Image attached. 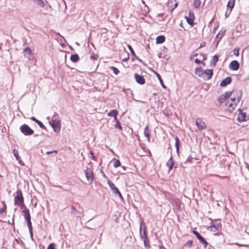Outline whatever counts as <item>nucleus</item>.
Returning a JSON list of instances; mask_svg holds the SVG:
<instances>
[{
	"mask_svg": "<svg viewBox=\"0 0 249 249\" xmlns=\"http://www.w3.org/2000/svg\"><path fill=\"white\" fill-rule=\"evenodd\" d=\"M52 153H57V151L56 150H53V151H47L46 152V154L47 155H49V154H52Z\"/></svg>",
	"mask_w": 249,
	"mask_h": 249,
	"instance_id": "48",
	"label": "nucleus"
},
{
	"mask_svg": "<svg viewBox=\"0 0 249 249\" xmlns=\"http://www.w3.org/2000/svg\"><path fill=\"white\" fill-rule=\"evenodd\" d=\"M174 161L172 157H171L169 160L166 162V165L169 168V171H170L173 167Z\"/></svg>",
	"mask_w": 249,
	"mask_h": 249,
	"instance_id": "20",
	"label": "nucleus"
},
{
	"mask_svg": "<svg viewBox=\"0 0 249 249\" xmlns=\"http://www.w3.org/2000/svg\"><path fill=\"white\" fill-rule=\"evenodd\" d=\"M146 226L144 224L143 220H142L140 224V235L141 239L143 241L145 246L146 245V240L147 239V236L146 235Z\"/></svg>",
	"mask_w": 249,
	"mask_h": 249,
	"instance_id": "1",
	"label": "nucleus"
},
{
	"mask_svg": "<svg viewBox=\"0 0 249 249\" xmlns=\"http://www.w3.org/2000/svg\"><path fill=\"white\" fill-rule=\"evenodd\" d=\"M127 47L129 49V50H130L131 54L133 55V56H135L136 57H137V56H136L135 55V52L134 51V50H133V48L132 47H131V46L130 45H127Z\"/></svg>",
	"mask_w": 249,
	"mask_h": 249,
	"instance_id": "40",
	"label": "nucleus"
},
{
	"mask_svg": "<svg viewBox=\"0 0 249 249\" xmlns=\"http://www.w3.org/2000/svg\"><path fill=\"white\" fill-rule=\"evenodd\" d=\"M32 121H35L36 123V121H37V119H36L35 117H31L30 118Z\"/></svg>",
	"mask_w": 249,
	"mask_h": 249,
	"instance_id": "54",
	"label": "nucleus"
},
{
	"mask_svg": "<svg viewBox=\"0 0 249 249\" xmlns=\"http://www.w3.org/2000/svg\"><path fill=\"white\" fill-rule=\"evenodd\" d=\"M200 55L203 56V60H205L206 59V57L204 56V54H203V53H201Z\"/></svg>",
	"mask_w": 249,
	"mask_h": 249,
	"instance_id": "57",
	"label": "nucleus"
},
{
	"mask_svg": "<svg viewBox=\"0 0 249 249\" xmlns=\"http://www.w3.org/2000/svg\"><path fill=\"white\" fill-rule=\"evenodd\" d=\"M76 208L72 206L71 207V213H74L76 212Z\"/></svg>",
	"mask_w": 249,
	"mask_h": 249,
	"instance_id": "51",
	"label": "nucleus"
},
{
	"mask_svg": "<svg viewBox=\"0 0 249 249\" xmlns=\"http://www.w3.org/2000/svg\"><path fill=\"white\" fill-rule=\"evenodd\" d=\"M35 136V137H36V136H37V135H35V136Z\"/></svg>",
	"mask_w": 249,
	"mask_h": 249,
	"instance_id": "62",
	"label": "nucleus"
},
{
	"mask_svg": "<svg viewBox=\"0 0 249 249\" xmlns=\"http://www.w3.org/2000/svg\"><path fill=\"white\" fill-rule=\"evenodd\" d=\"M33 1L36 4L41 7H43L45 6V2L42 0H33Z\"/></svg>",
	"mask_w": 249,
	"mask_h": 249,
	"instance_id": "25",
	"label": "nucleus"
},
{
	"mask_svg": "<svg viewBox=\"0 0 249 249\" xmlns=\"http://www.w3.org/2000/svg\"><path fill=\"white\" fill-rule=\"evenodd\" d=\"M235 0H229L227 4V7H230L231 9L234 5Z\"/></svg>",
	"mask_w": 249,
	"mask_h": 249,
	"instance_id": "28",
	"label": "nucleus"
},
{
	"mask_svg": "<svg viewBox=\"0 0 249 249\" xmlns=\"http://www.w3.org/2000/svg\"><path fill=\"white\" fill-rule=\"evenodd\" d=\"M213 74V70H206L204 71L203 78L205 80H209L211 78Z\"/></svg>",
	"mask_w": 249,
	"mask_h": 249,
	"instance_id": "10",
	"label": "nucleus"
},
{
	"mask_svg": "<svg viewBox=\"0 0 249 249\" xmlns=\"http://www.w3.org/2000/svg\"><path fill=\"white\" fill-rule=\"evenodd\" d=\"M194 14L193 12L191 11H189L188 13V16H185V18L187 23L191 25L192 27L193 26L194 24Z\"/></svg>",
	"mask_w": 249,
	"mask_h": 249,
	"instance_id": "7",
	"label": "nucleus"
},
{
	"mask_svg": "<svg viewBox=\"0 0 249 249\" xmlns=\"http://www.w3.org/2000/svg\"><path fill=\"white\" fill-rule=\"evenodd\" d=\"M115 160V162L114 163V167H118L121 165V162L119 160L114 159Z\"/></svg>",
	"mask_w": 249,
	"mask_h": 249,
	"instance_id": "39",
	"label": "nucleus"
},
{
	"mask_svg": "<svg viewBox=\"0 0 249 249\" xmlns=\"http://www.w3.org/2000/svg\"><path fill=\"white\" fill-rule=\"evenodd\" d=\"M232 91H226L221 95L217 99L218 102L220 104H223L225 101H227L229 98L231 96Z\"/></svg>",
	"mask_w": 249,
	"mask_h": 249,
	"instance_id": "6",
	"label": "nucleus"
},
{
	"mask_svg": "<svg viewBox=\"0 0 249 249\" xmlns=\"http://www.w3.org/2000/svg\"><path fill=\"white\" fill-rule=\"evenodd\" d=\"M134 77L136 81L139 84L143 85L145 82V80L144 77L137 73L134 74Z\"/></svg>",
	"mask_w": 249,
	"mask_h": 249,
	"instance_id": "15",
	"label": "nucleus"
},
{
	"mask_svg": "<svg viewBox=\"0 0 249 249\" xmlns=\"http://www.w3.org/2000/svg\"><path fill=\"white\" fill-rule=\"evenodd\" d=\"M197 239L203 245L204 248H206V247L208 245V243L206 241V240L201 235L199 236L198 238H197Z\"/></svg>",
	"mask_w": 249,
	"mask_h": 249,
	"instance_id": "23",
	"label": "nucleus"
},
{
	"mask_svg": "<svg viewBox=\"0 0 249 249\" xmlns=\"http://www.w3.org/2000/svg\"><path fill=\"white\" fill-rule=\"evenodd\" d=\"M117 195H118L121 199V200L122 201H124V198L121 194V193H120V192L119 191V193H117Z\"/></svg>",
	"mask_w": 249,
	"mask_h": 249,
	"instance_id": "49",
	"label": "nucleus"
},
{
	"mask_svg": "<svg viewBox=\"0 0 249 249\" xmlns=\"http://www.w3.org/2000/svg\"><path fill=\"white\" fill-rule=\"evenodd\" d=\"M128 59H129V57H128L127 58L123 59V61H126Z\"/></svg>",
	"mask_w": 249,
	"mask_h": 249,
	"instance_id": "58",
	"label": "nucleus"
},
{
	"mask_svg": "<svg viewBox=\"0 0 249 249\" xmlns=\"http://www.w3.org/2000/svg\"><path fill=\"white\" fill-rule=\"evenodd\" d=\"M201 4V2L200 0H195L194 2V6L196 8H198Z\"/></svg>",
	"mask_w": 249,
	"mask_h": 249,
	"instance_id": "34",
	"label": "nucleus"
},
{
	"mask_svg": "<svg viewBox=\"0 0 249 249\" xmlns=\"http://www.w3.org/2000/svg\"><path fill=\"white\" fill-rule=\"evenodd\" d=\"M203 72L204 71L202 70L201 68H197L196 70L195 73L199 77H203Z\"/></svg>",
	"mask_w": 249,
	"mask_h": 249,
	"instance_id": "22",
	"label": "nucleus"
},
{
	"mask_svg": "<svg viewBox=\"0 0 249 249\" xmlns=\"http://www.w3.org/2000/svg\"><path fill=\"white\" fill-rule=\"evenodd\" d=\"M216 28H217V26H215L214 28V29H215Z\"/></svg>",
	"mask_w": 249,
	"mask_h": 249,
	"instance_id": "61",
	"label": "nucleus"
},
{
	"mask_svg": "<svg viewBox=\"0 0 249 249\" xmlns=\"http://www.w3.org/2000/svg\"><path fill=\"white\" fill-rule=\"evenodd\" d=\"M175 139V141H176L175 146L176 148L177 152L178 153V152L179 151V140L178 137H176Z\"/></svg>",
	"mask_w": 249,
	"mask_h": 249,
	"instance_id": "30",
	"label": "nucleus"
},
{
	"mask_svg": "<svg viewBox=\"0 0 249 249\" xmlns=\"http://www.w3.org/2000/svg\"><path fill=\"white\" fill-rule=\"evenodd\" d=\"M195 62L197 64H200L201 63V61L197 59V58H196L195 60Z\"/></svg>",
	"mask_w": 249,
	"mask_h": 249,
	"instance_id": "52",
	"label": "nucleus"
},
{
	"mask_svg": "<svg viewBox=\"0 0 249 249\" xmlns=\"http://www.w3.org/2000/svg\"><path fill=\"white\" fill-rule=\"evenodd\" d=\"M226 106H228L229 107H231L232 109H234L235 107L236 106L234 105L233 102L231 101V100L229 101V100H228L226 102Z\"/></svg>",
	"mask_w": 249,
	"mask_h": 249,
	"instance_id": "32",
	"label": "nucleus"
},
{
	"mask_svg": "<svg viewBox=\"0 0 249 249\" xmlns=\"http://www.w3.org/2000/svg\"><path fill=\"white\" fill-rule=\"evenodd\" d=\"M218 60V57L217 55H214L213 58L212 59L211 61V64L213 65L214 66H215L216 63L217 62Z\"/></svg>",
	"mask_w": 249,
	"mask_h": 249,
	"instance_id": "27",
	"label": "nucleus"
},
{
	"mask_svg": "<svg viewBox=\"0 0 249 249\" xmlns=\"http://www.w3.org/2000/svg\"><path fill=\"white\" fill-rule=\"evenodd\" d=\"M159 249H166L165 247L162 246H160L159 247Z\"/></svg>",
	"mask_w": 249,
	"mask_h": 249,
	"instance_id": "56",
	"label": "nucleus"
},
{
	"mask_svg": "<svg viewBox=\"0 0 249 249\" xmlns=\"http://www.w3.org/2000/svg\"><path fill=\"white\" fill-rule=\"evenodd\" d=\"M20 130L24 135L26 136L31 135L34 133V130L26 124L20 126Z\"/></svg>",
	"mask_w": 249,
	"mask_h": 249,
	"instance_id": "5",
	"label": "nucleus"
},
{
	"mask_svg": "<svg viewBox=\"0 0 249 249\" xmlns=\"http://www.w3.org/2000/svg\"><path fill=\"white\" fill-rule=\"evenodd\" d=\"M193 233L196 236L197 238H198V237L201 235L198 231L195 230L193 231Z\"/></svg>",
	"mask_w": 249,
	"mask_h": 249,
	"instance_id": "43",
	"label": "nucleus"
},
{
	"mask_svg": "<svg viewBox=\"0 0 249 249\" xmlns=\"http://www.w3.org/2000/svg\"><path fill=\"white\" fill-rule=\"evenodd\" d=\"M178 3L177 0H169L167 6L171 11H173L178 6Z\"/></svg>",
	"mask_w": 249,
	"mask_h": 249,
	"instance_id": "9",
	"label": "nucleus"
},
{
	"mask_svg": "<svg viewBox=\"0 0 249 249\" xmlns=\"http://www.w3.org/2000/svg\"><path fill=\"white\" fill-rule=\"evenodd\" d=\"M226 30H224L223 31H221L219 32V33L217 35L216 37L219 38V39H221L222 37L224 36L226 33Z\"/></svg>",
	"mask_w": 249,
	"mask_h": 249,
	"instance_id": "29",
	"label": "nucleus"
},
{
	"mask_svg": "<svg viewBox=\"0 0 249 249\" xmlns=\"http://www.w3.org/2000/svg\"><path fill=\"white\" fill-rule=\"evenodd\" d=\"M47 249H55L54 244H53V243H51V244H50L49 245V246H48V247Z\"/></svg>",
	"mask_w": 249,
	"mask_h": 249,
	"instance_id": "45",
	"label": "nucleus"
},
{
	"mask_svg": "<svg viewBox=\"0 0 249 249\" xmlns=\"http://www.w3.org/2000/svg\"><path fill=\"white\" fill-rule=\"evenodd\" d=\"M155 73L156 74V76H157L158 79L159 80V81H160V83L161 85V86H162V87H163L164 88H165L166 87L164 86V85L163 84V81L161 78V76L160 75L159 73H158V72H155Z\"/></svg>",
	"mask_w": 249,
	"mask_h": 249,
	"instance_id": "33",
	"label": "nucleus"
},
{
	"mask_svg": "<svg viewBox=\"0 0 249 249\" xmlns=\"http://www.w3.org/2000/svg\"><path fill=\"white\" fill-rule=\"evenodd\" d=\"M110 69L112 70L113 72L116 75L119 73V70L115 67L112 66L110 68Z\"/></svg>",
	"mask_w": 249,
	"mask_h": 249,
	"instance_id": "38",
	"label": "nucleus"
},
{
	"mask_svg": "<svg viewBox=\"0 0 249 249\" xmlns=\"http://www.w3.org/2000/svg\"><path fill=\"white\" fill-rule=\"evenodd\" d=\"M79 57L78 54H74L71 56L70 59L73 62H76L79 60Z\"/></svg>",
	"mask_w": 249,
	"mask_h": 249,
	"instance_id": "26",
	"label": "nucleus"
},
{
	"mask_svg": "<svg viewBox=\"0 0 249 249\" xmlns=\"http://www.w3.org/2000/svg\"><path fill=\"white\" fill-rule=\"evenodd\" d=\"M235 96L231 98V101L234 103V105H236L240 102L242 97V92L241 90L232 91Z\"/></svg>",
	"mask_w": 249,
	"mask_h": 249,
	"instance_id": "4",
	"label": "nucleus"
},
{
	"mask_svg": "<svg viewBox=\"0 0 249 249\" xmlns=\"http://www.w3.org/2000/svg\"><path fill=\"white\" fill-rule=\"evenodd\" d=\"M165 37L164 36H159L156 38V42L157 44H161L165 41Z\"/></svg>",
	"mask_w": 249,
	"mask_h": 249,
	"instance_id": "21",
	"label": "nucleus"
},
{
	"mask_svg": "<svg viewBox=\"0 0 249 249\" xmlns=\"http://www.w3.org/2000/svg\"><path fill=\"white\" fill-rule=\"evenodd\" d=\"M47 119L48 120H50V117H48L47 118Z\"/></svg>",
	"mask_w": 249,
	"mask_h": 249,
	"instance_id": "60",
	"label": "nucleus"
},
{
	"mask_svg": "<svg viewBox=\"0 0 249 249\" xmlns=\"http://www.w3.org/2000/svg\"><path fill=\"white\" fill-rule=\"evenodd\" d=\"M107 183L110 189V190L113 193L117 195V193H119V190L118 188L115 186V184L110 180H108L107 181Z\"/></svg>",
	"mask_w": 249,
	"mask_h": 249,
	"instance_id": "11",
	"label": "nucleus"
},
{
	"mask_svg": "<svg viewBox=\"0 0 249 249\" xmlns=\"http://www.w3.org/2000/svg\"><path fill=\"white\" fill-rule=\"evenodd\" d=\"M85 175L88 180L91 183L93 180V173L91 170L87 169L85 171Z\"/></svg>",
	"mask_w": 249,
	"mask_h": 249,
	"instance_id": "16",
	"label": "nucleus"
},
{
	"mask_svg": "<svg viewBox=\"0 0 249 249\" xmlns=\"http://www.w3.org/2000/svg\"><path fill=\"white\" fill-rule=\"evenodd\" d=\"M90 58L93 60H97L98 58V55L96 54L92 55L90 56Z\"/></svg>",
	"mask_w": 249,
	"mask_h": 249,
	"instance_id": "47",
	"label": "nucleus"
},
{
	"mask_svg": "<svg viewBox=\"0 0 249 249\" xmlns=\"http://www.w3.org/2000/svg\"><path fill=\"white\" fill-rule=\"evenodd\" d=\"M196 124L197 128L200 130H203L206 127L205 123L201 118H197L196 120Z\"/></svg>",
	"mask_w": 249,
	"mask_h": 249,
	"instance_id": "8",
	"label": "nucleus"
},
{
	"mask_svg": "<svg viewBox=\"0 0 249 249\" xmlns=\"http://www.w3.org/2000/svg\"><path fill=\"white\" fill-rule=\"evenodd\" d=\"M205 46V42H203V43H201L200 45V46H199V48H202V47H203Z\"/></svg>",
	"mask_w": 249,
	"mask_h": 249,
	"instance_id": "55",
	"label": "nucleus"
},
{
	"mask_svg": "<svg viewBox=\"0 0 249 249\" xmlns=\"http://www.w3.org/2000/svg\"><path fill=\"white\" fill-rule=\"evenodd\" d=\"M36 123L39 126L40 128L44 129H46V127L45 125L42 124V123L39 120H37V121H36Z\"/></svg>",
	"mask_w": 249,
	"mask_h": 249,
	"instance_id": "37",
	"label": "nucleus"
},
{
	"mask_svg": "<svg viewBox=\"0 0 249 249\" xmlns=\"http://www.w3.org/2000/svg\"><path fill=\"white\" fill-rule=\"evenodd\" d=\"M23 52L24 53V55H26V53L28 54L29 55H30L32 53L31 49L29 47H26L23 50Z\"/></svg>",
	"mask_w": 249,
	"mask_h": 249,
	"instance_id": "31",
	"label": "nucleus"
},
{
	"mask_svg": "<svg viewBox=\"0 0 249 249\" xmlns=\"http://www.w3.org/2000/svg\"><path fill=\"white\" fill-rule=\"evenodd\" d=\"M229 68L233 71H236L239 68V63L236 60L232 61L229 65Z\"/></svg>",
	"mask_w": 249,
	"mask_h": 249,
	"instance_id": "14",
	"label": "nucleus"
},
{
	"mask_svg": "<svg viewBox=\"0 0 249 249\" xmlns=\"http://www.w3.org/2000/svg\"><path fill=\"white\" fill-rule=\"evenodd\" d=\"M29 230L30 236H31V238L33 239V233L32 229H29Z\"/></svg>",
	"mask_w": 249,
	"mask_h": 249,
	"instance_id": "53",
	"label": "nucleus"
},
{
	"mask_svg": "<svg viewBox=\"0 0 249 249\" xmlns=\"http://www.w3.org/2000/svg\"><path fill=\"white\" fill-rule=\"evenodd\" d=\"M22 213H23L24 217L26 221L31 219L30 212L27 208L24 209V210L22 211Z\"/></svg>",
	"mask_w": 249,
	"mask_h": 249,
	"instance_id": "18",
	"label": "nucleus"
},
{
	"mask_svg": "<svg viewBox=\"0 0 249 249\" xmlns=\"http://www.w3.org/2000/svg\"><path fill=\"white\" fill-rule=\"evenodd\" d=\"M221 228L220 223H211V225L208 227V229L211 230L213 231H216L219 230Z\"/></svg>",
	"mask_w": 249,
	"mask_h": 249,
	"instance_id": "13",
	"label": "nucleus"
},
{
	"mask_svg": "<svg viewBox=\"0 0 249 249\" xmlns=\"http://www.w3.org/2000/svg\"><path fill=\"white\" fill-rule=\"evenodd\" d=\"M17 195L15 196L14 201L15 205L20 206H24V198L22 196V192L20 190H18L17 192Z\"/></svg>",
	"mask_w": 249,
	"mask_h": 249,
	"instance_id": "2",
	"label": "nucleus"
},
{
	"mask_svg": "<svg viewBox=\"0 0 249 249\" xmlns=\"http://www.w3.org/2000/svg\"><path fill=\"white\" fill-rule=\"evenodd\" d=\"M6 206L5 204H4V206L3 208L0 209V213H3L6 210Z\"/></svg>",
	"mask_w": 249,
	"mask_h": 249,
	"instance_id": "46",
	"label": "nucleus"
},
{
	"mask_svg": "<svg viewBox=\"0 0 249 249\" xmlns=\"http://www.w3.org/2000/svg\"><path fill=\"white\" fill-rule=\"evenodd\" d=\"M19 163H20L22 165H24V164H23V163H21V162L19 161Z\"/></svg>",
	"mask_w": 249,
	"mask_h": 249,
	"instance_id": "59",
	"label": "nucleus"
},
{
	"mask_svg": "<svg viewBox=\"0 0 249 249\" xmlns=\"http://www.w3.org/2000/svg\"><path fill=\"white\" fill-rule=\"evenodd\" d=\"M89 154H90V155H91V159H92V160H96V157H95V156L94 155V154H93V152L92 151H90L89 152Z\"/></svg>",
	"mask_w": 249,
	"mask_h": 249,
	"instance_id": "44",
	"label": "nucleus"
},
{
	"mask_svg": "<svg viewBox=\"0 0 249 249\" xmlns=\"http://www.w3.org/2000/svg\"><path fill=\"white\" fill-rule=\"evenodd\" d=\"M26 222H27V224L28 227L29 228V230L32 229V223L31 221V219L27 220Z\"/></svg>",
	"mask_w": 249,
	"mask_h": 249,
	"instance_id": "41",
	"label": "nucleus"
},
{
	"mask_svg": "<svg viewBox=\"0 0 249 249\" xmlns=\"http://www.w3.org/2000/svg\"><path fill=\"white\" fill-rule=\"evenodd\" d=\"M13 153L17 160H19L20 158L18 155V151L16 149H13Z\"/></svg>",
	"mask_w": 249,
	"mask_h": 249,
	"instance_id": "35",
	"label": "nucleus"
},
{
	"mask_svg": "<svg viewBox=\"0 0 249 249\" xmlns=\"http://www.w3.org/2000/svg\"><path fill=\"white\" fill-rule=\"evenodd\" d=\"M239 49H234L233 50V54L236 56H238L239 55Z\"/></svg>",
	"mask_w": 249,
	"mask_h": 249,
	"instance_id": "42",
	"label": "nucleus"
},
{
	"mask_svg": "<svg viewBox=\"0 0 249 249\" xmlns=\"http://www.w3.org/2000/svg\"><path fill=\"white\" fill-rule=\"evenodd\" d=\"M239 113L237 117V121L239 122H242L245 121L246 114V113L243 112L242 110L240 108L238 109Z\"/></svg>",
	"mask_w": 249,
	"mask_h": 249,
	"instance_id": "12",
	"label": "nucleus"
},
{
	"mask_svg": "<svg viewBox=\"0 0 249 249\" xmlns=\"http://www.w3.org/2000/svg\"><path fill=\"white\" fill-rule=\"evenodd\" d=\"M186 244L189 247H191L192 246V244H193V241L192 240H189L188 241H187Z\"/></svg>",
	"mask_w": 249,
	"mask_h": 249,
	"instance_id": "50",
	"label": "nucleus"
},
{
	"mask_svg": "<svg viewBox=\"0 0 249 249\" xmlns=\"http://www.w3.org/2000/svg\"><path fill=\"white\" fill-rule=\"evenodd\" d=\"M49 124L53 127V130L54 132L58 133L60 131L61 123L59 120L54 119L52 120V122L49 121Z\"/></svg>",
	"mask_w": 249,
	"mask_h": 249,
	"instance_id": "3",
	"label": "nucleus"
},
{
	"mask_svg": "<svg viewBox=\"0 0 249 249\" xmlns=\"http://www.w3.org/2000/svg\"><path fill=\"white\" fill-rule=\"evenodd\" d=\"M116 120V123L115 125V127L116 128L119 129V130H122V126L121 125L120 123L118 121V119H117V120Z\"/></svg>",
	"mask_w": 249,
	"mask_h": 249,
	"instance_id": "36",
	"label": "nucleus"
},
{
	"mask_svg": "<svg viewBox=\"0 0 249 249\" xmlns=\"http://www.w3.org/2000/svg\"><path fill=\"white\" fill-rule=\"evenodd\" d=\"M117 114H118V111L115 109H113V110L109 111L107 114L108 116H109L114 117L115 120H117Z\"/></svg>",
	"mask_w": 249,
	"mask_h": 249,
	"instance_id": "24",
	"label": "nucleus"
},
{
	"mask_svg": "<svg viewBox=\"0 0 249 249\" xmlns=\"http://www.w3.org/2000/svg\"><path fill=\"white\" fill-rule=\"evenodd\" d=\"M231 82V78L230 76L226 77L224 79H223L221 83L220 86L221 87H225L228 84H230Z\"/></svg>",
	"mask_w": 249,
	"mask_h": 249,
	"instance_id": "17",
	"label": "nucleus"
},
{
	"mask_svg": "<svg viewBox=\"0 0 249 249\" xmlns=\"http://www.w3.org/2000/svg\"><path fill=\"white\" fill-rule=\"evenodd\" d=\"M144 135L147 138L148 141L150 142V131L149 129L148 125H146L144 128Z\"/></svg>",
	"mask_w": 249,
	"mask_h": 249,
	"instance_id": "19",
	"label": "nucleus"
}]
</instances>
